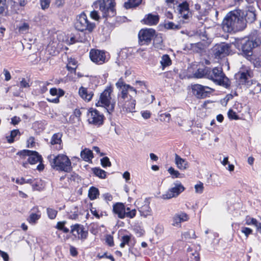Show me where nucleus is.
<instances>
[{
    "label": "nucleus",
    "instance_id": "1",
    "mask_svg": "<svg viewBox=\"0 0 261 261\" xmlns=\"http://www.w3.org/2000/svg\"><path fill=\"white\" fill-rule=\"evenodd\" d=\"M244 12L241 10L229 12L223 20L222 29L226 32H237L246 27Z\"/></svg>",
    "mask_w": 261,
    "mask_h": 261
},
{
    "label": "nucleus",
    "instance_id": "2",
    "mask_svg": "<svg viewBox=\"0 0 261 261\" xmlns=\"http://www.w3.org/2000/svg\"><path fill=\"white\" fill-rule=\"evenodd\" d=\"M50 163L54 168L57 170L70 172L72 169L70 160L67 156L60 154L57 156L50 155L48 157Z\"/></svg>",
    "mask_w": 261,
    "mask_h": 261
},
{
    "label": "nucleus",
    "instance_id": "3",
    "mask_svg": "<svg viewBox=\"0 0 261 261\" xmlns=\"http://www.w3.org/2000/svg\"><path fill=\"white\" fill-rule=\"evenodd\" d=\"M261 43L259 39L244 38L240 42L243 55L248 60L253 59V49L257 47Z\"/></svg>",
    "mask_w": 261,
    "mask_h": 261
},
{
    "label": "nucleus",
    "instance_id": "4",
    "mask_svg": "<svg viewBox=\"0 0 261 261\" xmlns=\"http://www.w3.org/2000/svg\"><path fill=\"white\" fill-rule=\"evenodd\" d=\"M93 5L101 12L103 17H112L115 14V0H97Z\"/></svg>",
    "mask_w": 261,
    "mask_h": 261
},
{
    "label": "nucleus",
    "instance_id": "5",
    "mask_svg": "<svg viewBox=\"0 0 261 261\" xmlns=\"http://www.w3.org/2000/svg\"><path fill=\"white\" fill-rule=\"evenodd\" d=\"M207 79L225 88L230 85L229 79L225 75L221 68L216 67L212 70L210 69Z\"/></svg>",
    "mask_w": 261,
    "mask_h": 261
},
{
    "label": "nucleus",
    "instance_id": "6",
    "mask_svg": "<svg viewBox=\"0 0 261 261\" xmlns=\"http://www.w3.org/2000/svg\"><path fill=\"white\" fill-rule=\"evenodd\" d=\"M112 92V88L107 87L100 94L99 100L96 103L97 107L100 106L106 108L109 113L114 109V104L111 102Z\"/></svg>",
    "mask_w": 261,
    "mask_h": 261
},
{
    "label": "nucleus",
    "instance_id": "7",
    "mask_svg": "<svg viewBox=\"0 0 261 261\" xmlns=\"http://www.w3.org/2000/svg\"><path fill=\"white\" fill-rule=\"evenodd\" d=\"M74 27L77 30L81 32H83L85 30H88L91 32L94 28L95 24L90 23L87 19L86 15L83 12L77 16L74 23Z\"/></svg>",
    "mask_w": 261,
    "mask_h": 261
},
{
    "label": "nucleus",
    "instance_id": "8",
    "mask_svg": "<svg viewBox=\"0 0 261 261\" xmlns=\"http://www.w3.org/2000/svg\"><path fill=\"white\" fill-rule=\"evenodd\" d=\"M116 86L119 90L118 100L128 99V91L133 92L134 94H137V90L129 85L126 84L122 78H120L116 83Z\"/></svg>",
    "mask_w": 261,
    "mask_h": 261
},
{
    "label": "nucleus",
    "instance_id": "9",
    "mask_svg": "<svg viewBox=\"0 0 261 261\" xmlns=\"http://www.w3.org/2000/svg\"><path fill=\"white\" fill-rule=\"evenodd\" d=\"M173 186L161 196L162 199L168 200L172 198H176L185 190V188L180 182H174Z\"/></svg>",
    "mask_w": 261,
    "mask_h": 261
},
{
    "label": "nucleus",
    "instance_id": "10",
    "mask_svg": "<svg viewBox=\"0 0 261 261\" xmlns=\"http://www.w3.org/2000/svg\"><path fill=\"white\" fill-rule=\"evenodd\" d=\"M104 119L103 115L98 110L92 108L89 110L88 121L90 124L100 126L103 124Z\"/></svg>",
    "mask_w": 261,
    "mask_h": 261
},
{
    "label": "nucleus",
    "instance_id": "11",
    "mask_svg": "<svg viewBox=\"0 0 261 261\" xmlns=\"http://www.w3.org/2000/svg\"><path fill=\"white\" fill-rule=\"evenodd\" d=\"M231 45L225 42L216 44L213 52L216 58L220 59L229 55Z\"/></svg>",
    "mask_w": 261,
    "mask_h": 261
},
{
    "label": "nucleus",
    "instance_id": "12",
    "mask_svg": "<svg viewBox=\"0 0 261 261\" xmlns=\"http://www.w3.org/2000/svg\"><path fill=\"white\" fill-rule=\"evenodd\" d=\"M193 94L198 98H204L210 94L214 90L207 86L195 84L192 86Z\"/></svg>",
    "mask_w": 261,
    "mask_h": 261
},
{
    "label": "nucleus",
    "instance_id": "13",
    "mask_svg": "<svg viewBox=\"0 0 261 261\" xmlns=\"http://www.w3.org/2000/svg\"><path fill=\"white\" fill-rule=\"evenodd\" d=\"M17 154L19 155L22 159H24L27 156H29L28 161L31 164H35L42 161L41 156L35 151L23 150L18 152Z\"/></svg>",
    "mask_w": 261,
    "mask_h": 261
},
{
    "label": "nucleus",
    "instance_id": "14",
    "mask_svg": "<svg viewBox=\"0 0 261 261\" xmlns=\"http://www.w3.org/2000/svg\"><path fill=\"white\" fill-rule=\"evenodd\" d=\"M155 34V31L153 29L141 30L138 34L139 43L141 45L148 44Z\"/></svg>",
    "mask_w": 261,
    "mask_h": 261
},
{
    "label": "nucleus",
    "instance_id": "15",
    "mask_svg": "<svg viewBox=\"0 0 261 261\" xmlns=\"http://www.w3.org/2000/svg\"><path fill=\"white\" fill-rule=\"evenodd\" d=\"M130 98L128 97L126 99L118 100V106L122 109L124 112H133L135 111L136 101L132 98V96L129 95Z\"/></svg>",
    "mask_w": 261,
    "mask_h": 261
},
{
    "label": "nucleus",
    "instance_id": "16",
    "mask_svg": "<svg viewBox=\"0 0 261 261\" xmlns=\"http://www.w3.org/2000/svg\"><path fill=\"white\" fill-rule=\"evenodd\" d=\"M91 60L97 64H102L106 61L105 52L98 49H91L90 52Z\"/></svg>",
    "mask_w": 261,
    "mask_h": 261
},
{
    "label": "nucleus",
    "instance_id": "17",
    "mask_svg": "<svg viewBox=\"0 0 261 261\" xmlns=\"http://www.w3.org/2000/svg\"><path fill=\"white\" fill-rule=\"evenodd\" d=\"M71 233L75 237H77L79 239L85 240L87 238L88 231L84 230L83 225L79 224L71 226Z\"/></svg>",
    "mask_w": 261,
    "mask_h": 261
},
{
    "label": "nucleus",
    "instance_id": "18",
    "mask_svg": "<svg viewBox=\"0 0 261 261\" xmlns=\"http://www.w3.org/2000/svg\"><path fill=\"white\" fill-rule=\"evenodd\" d=\"M189 219V217L185 213L180 212L175 214L172 218L173 223L172 225L176 227H180L181 222L187 221Z\"/></svg>",
    "mask_w": 261,
    "mask_h": 261
},
{
    "label": "nucleus",
    "instance_id": "19",
    "mask_svg": "<svg viewBox=\"0 0 261 261\" xmlns=\"http://www.w3.org/2000/svg\"><path fill=\"white\" fill-rule=\"evenodd\" d=\"M113 213L117 215L119 218L123 219L125 217V207L122 203L117 202L113 205Z\"/></svg>",
    "mask_w": 261,
    "mask_h": 261
},
{
    "label": "nucleus",
    "instance_id": "20",
    "mask_svg": "<svg viewBox=\"0 0 261 261\" xmlns=\"http://www.w3.org/2000/svg\"><path fill=\"white\" fill-rule=\"evenodd\" d=\"M159 21V16L152 14L146 15L143 19L144 23L149 25H156Z\"/></svg>",
    "mask_w": 261,
    "mask_h": 261
},
{
    "label": "nucleus",
    "instance_id": "21",
    "mask_svg": "<svg viewBox=\"0 0 261 261\" xmlns=\"http://www.w3.org/2000/svg\"><path fill=\"white\" fill-rule=\"evenodd\" d=\"M175 164L177 167L181 170H185L189 168L188 162L177 154H175Z\"/></svg>",
    "mask_w": 261,
    "mask_h": 261
},
{
    "label": "nucleus",
    "instance_id": "22",
    "mask_svg": "<svg viewBox=\"0 0 261 261\" xmlns=\"http://www.w3.org/2000/svg\"><path fill=\"white\" fill-rule=\"evenodd\" d=\"M139 211L141 216L144 217L151 215V210L149 206V203L147 200H145L144 205L139 207Z\"/></svg>",
    "mask_w": 261,
    "mask_h": 261
},
{
    "label": "nucleus",
    "instance_id": "23",
    "mask_svg": "<svg viewBox=\"0 0 261 261\" xmlns=\"http://www.w3.org/2000/svg\"><path fill=\"white\" fill-rule=\"evenodd\" d=\"M32 211H33V212H32L29 218L28 219V221L29 222V223H35L36 222V221L39 220L40 218V214H37V213H39L40 212L38 210V207H33L32 210H31Z\"/></svg>",
    "mask_w": 261,
    "mask_h": 261
},
{
    "label": "nucleus",
    "instance_id": "24",
    "mask_svg": "<svg viewBox=\"0 0 261 261\" xmlns=\"http://www.w3.org/2000/svg\"><path fill=\"white\" fill-rule=\"evenodd\" d=\"M79 93L83 99L87 101H90L93 95L91 91H89L87 89L83 87L80 88Z\"/></svg>",
    "mask_w": 261,
    "mask_h": 261
},
{
    "label": "nucleus",
    "instance_id": "25",
    "mask_svg": "<svg viewBox=\"0 0 261 261\" xmlns=\"http://www.w3.org/2000/svg\"><path fill=\"white\" fill-rule=\"evenodd\" d=\"M62 134L61 133H56L53 135L50 140V144L53 145H59L58 149H60L62 148V146L61 145L62 143Z\"/></svg>",
    "mask_w": 261,
    "mask_h": 261
},
{
    "label": "nucleus",
    "instance_id": "26",
    "mask_svg": "<svg viewBox=\"0 0 261 261\" xmlns=\"http://www.w3.org/2000/svg\"><path fill=\"white\" fill-rule=\"evenodd\" d=\"M210 69L208 67H204L203 68H199L197 69L195 73V76L197 78L206 77L207 79Z\"/></svg>",
    "mask_w": 261,
    "mask_h": 261
},
{
    "label": "nucleus",
    "instance_id": "27",
    "mask_svg": "<svg viewBox=\"0 0 261 261\" xmlns=\"http://www.w3.org/2000/svg\"><path fill=\"white\" fill-rule=\"evenodd\" d=\"M237 76L239 78L240 83L242 84H246L247 82V80L249 77L250 76L248 71L239 72Z\"/></svg>",
    "mask_w": 261,
    "mask_h": 261
},
{
    "label": "nucleus",
    "instance_id": "28",
    "mask_svg": "<svg viewBox=\"0 0 261 261\" xmlns=\"http://www.w3.org/2000/svg\"><path fill=\"white\" fill-rule=\"evenodd\" d=\"M81 158L85 161H89L93 158V153L91 150L85 149L81 152Z\"/></svg>",
    "mask_w": 261,
    "mask_h": 261
},
{
    "label": "nucleus",
    "instance_id": "29",
    "mask_svg": "<svg viewBox=\"0 0 261 261\" xmlns=\"http://www.w3.org/2000/svg\"><path fill=\"white\" fill-rule=\"evenodd\" d=\"M141 2L142 0H128L124 4V7L126 9L135 8L138 6Z\"/></svg>",
    "mask_w": 261,
    "mask_h": 261
},
{
    "label": "nucleus",
    "instance_id": "30",
    "mask_svg": "<svg viewBox=\"0 0 261 261\" xmlns=\"http://www.w3.org/2000/svg\"><path fill=\"white\" fill-rule=\"evenodd\" d=\"M256 19V14L253 10H248L246 13V23L247 22L252 23L254 22Z\"/></svg>",
    "mask_w": 261,
    "mask_h": 261
},
{
    "label": "nucleus",
    "instance_id": "31",
    "mask_svg": "<svg viewBox=\"0 0 261 261\" xmlns=\"http://www.w3.org/2000/svg\"><path fill=\"white\" fill-rule=\"evenodd\" d=\"M99 194V190L97 188L92 187L89 189L88 196L91 200H92L96 199Z\"/></svg>",
    "mask_w": 261,
    "mask_h": 261
},
{
    "label": "nucleus",
    "instance_id": "32",
    "mask_svg": "<svg viewBox=\"0 0 261 261\" xmlns=\"http://www.w3.org/2000/svg\"><path fill=\"white\" fill-rule=\"evenodd\" d=\"M205 48V45L201 42L191 44V49L194 52L200 53Z\"/></svg>",
    "mask_w": 261,
    "mask_h": 261
},
{
    "label": "nucleus",
    "instance_id": "33",
    "mask_svg": "<svg viewBox=\"0 0 261 261\" xmlns=\"http://www.w3.org/2000/svg\"><path fill=\"white\" fill-rule=\"evenodd\" d=\"M246 224L247 225H254L257 227L258 231L261 233V224L258 223L255 219L250 218L246 219Z\"/></svg>",
    "mask_w": 261,
    "mask_h": 261
},
{
    "label": "nucleus",
    "instance_id": "34",
    "mask_svg": "<svg viewBox=\"0 0 261 261\" xmlns=\"http://www.w3.org/2000/svg\"><path fill=\"white\" fill-rule=\"evenodd\" d=\"M161 64L164 69L165 67L168 66L171 64V60L169 56L167 55H164L162 57Z\"/></svg>",
    "mask_w": 261,
    "mask_h": 261
},
{
    "label": "nucleus",
    "instance_id": "35",
    "mask_svg": "<svg viewBox=\"0 0 261 261\" xmlns=\"http://www.w3.org/2000/svg\"><path fill=\"white\" fill-rule=\"evenodd\" d=\"M49 93L52 96H57L58 97H61L64 94V91L62 89H58L56 88H51Z\"/></svg>",
    "mask_w": 261,
    "mask_h": 261
},
{
    "label": "nucleus",
    "instance_id": "36",
    "mask_svg": "<svg viewBox=\"0 0 261 261\" xmlns=\"http://www.w3.org/2000/svg\"><path fill=\"white\" fill-rule=\"evenodd\" d=\"M93 173L97 176L101 178H105L106 177V172L104 170L98 168H95L93 169Z\"/></svg>",
    "mask_w": 261,
    "mask_h": 261
},
{
    "label": "nucleus",
    "instance_id": "37",
    "mask_svg": "<svg viewBox=\"0 0 261 261\" xmlns=\"http://www.w3.org/2000/svg\"><path fill=\"white\" fill-rule=\"evenodd\" d=\"M76 67V62L74 60H71L67 65V69L71 72H75Z\"/></svg>",
    "mask_w": 261,
    "mask_h": 261
},
{
    "label": "nucleus",
    "instance_id": "38",
    "mask_svg": "<svg viewBox=\"0 0 261 261\" xmlns=\"http://www.w3.org/2000/svg\"><path fill=\"white\" fill-rule=\"evenodd\" d=\"M182 238H184L185 239H195L196 238L195 231L193 230H190L184 232L182 234Z\"/></svg>",
    "mask_w": 261,
    "mask_h": 261
},
{
    "label": "nucleus",
    "instance_id": "39",
    "mask_svg": "<svg viewBox=\"0 0 261 261\" xmlns=\"http://www.w3.org/2000/svg\"><path fill=\"white\" fill-rule=\"evenodd\" d=\"M168 171L169 174L172 176L173 178L181 177L180 173L178 171L176 170L172 167H170L168 169Z\"/></svg>",
    "mask_w": 261,
    "mask_h": 261
},
{
    "label": "nucleus",
    "instance_id": "40",
    "mask_svg": "<svg viewBox=\"0 0 261 261\" xmlns=\"http://www.w3.org/2000/svg\"><path fill=\"white\" fill-rule=\"evenodd\" d=\"M66 221L59 222L57 223L56 228L59 230H62L65 233H68L69 229L65 227Z\"/></svg>",
    "mask_w": 261,
    "mask_h": 261
},
{
    "label": "nucleus",
    "instance_id": "41",
    "mask_svg": "<svg viewBox=\"0 0 261 261\" xmlns=\"http://www.w3.org/2000/svg\"><path fill=\"white\" fill-rule=\"evenodd\" d=\"M164 27L167 29H172V30H179L180 29V25L179 24H175L172 22H168L165 24Z\"/></svg>",
    "mask_w": 261,
    "mask_h": 261
},
{
    "label": "nucleus",
    "instance_id": "42",
    "mask_svg": "<svg viewBox=\"0 0 261 261\" xmlns=\"http://www.w3.org/2000/svg\"><path fill=\"white\" fill-rule=\"evenodd\" d=\"M30 29L29 23L24 22L19 27L18 31L20 33L24 34L28 32Z\"/></svg>",
    "mask_w": 261,
    "mask_h": 261
},
{
    "label": "nucleus",
    "instance_id": "43",
    "mask_svg": "<svg viewBox=\"0 0 261 261\" xmlns=\"http://www.w3.org/2000/svg\"><path fill=\"white\" fill-rule=\"evenodd\" d=\"M19 134V131L18 129H14L11 131L10 136L7 137V140L9 143H12L14 141V138Z\"/></svg>",
    "mask_w": 261,
    "mask_h": 261
},
{
    "label": "nucleus",
    "instance_id": "44",
    "mask_svg": "<svg viewBox=\"0 0 261 261\" xmlns=\"http://www.w3.org/2000/svg\"><path fill=\"white\" fill-rule=\"evenodd\" d=\"M47 213L48 217L50 219H54L56 217L58 212L54 209L51 208H47Z\"/></svg>",
    "mask_w": 261,
    "mask_h": 261
},
{
    "label": "nucleus",
    "instance_id": "45",
    "mask_svg": "<svg viewBox=\"0 0 261 261\" xmlns=\"http://www.w3.org/2000/svg\"><path fill=\"white\" fill-rule=\"evenodd\" d=\"M179 7V12H185L187 11H189V4L187 2H183L181 4H180L178 6Z\"/></svg>",
    "mask_w": 261,
    "mask_h": 261
},
{
    "label": "nucleus",
    "instance_id": "46",
    "mask_svg": "<svg viewBox=\"0 0 261 261\" xmlns=\"http://www.w3.org/2000/svg\"><path fill=\"white\" fill-rule=\"evenodd\" d=\"M130 238L128 236H124L121 238V243L120 244V246L121 248H123L126 244H128L130 241Z\"/></svg>",
    "mask_w": 261,
    "mask_h": 261
},
{
    "label": "nucleus",
    "instance_id": "47",
    "mask_svg": "<svg viewBox=\"0 0 261 261\" xmlns=\"http://www.w3.org/2000/svg\"><path fill=\"white\" fill-rule=\"evenodd\" d=\"M101 164L103 167H110L111 166L109 159L107 156L101 159Z\"/></svg>",
    "mask_w": 261,
    "mask_h": 261
},
{
    "label": "nucleus",
    "instance_id": "48",
    "mask_svg": "<svg viewBox=\"0 0 261 261\" xmlns=\"http://www.w3.org/2000/svg\"><path fill=\"white\" fill-rule=\"evenodd\" d=\"M51 0H40L41 8L43 10L47 9L49 7Z\"/></svg>",
    "mask_w": 261,
    "mask_h": 261
},
{
    "label": "nucleus",
    "instance_id": "49",
    "mask_svg": "<svg viewBox=\"0 0 261 261\" xmlns=\"http://www.w3.org/2000/svg\"><path fill=\"white\" fill-rule=\"evenodd\" d=\"M203 188V184L202 182H200L195 186V192L197 193H202Z\"/></svg>",
    "mask_w": 261,
    "mask_h": 261
},
{
    "label": "nucleus",
    "instance_id": "50",
    "mask_svg": "<svg viewBox=\"0 0 261 261\" xmlns=\"http://www.w3.org/2000/svg\"><path fill=\"white\" fill-rule=\"evenodd\" d=\"M32 179H26L24 178L21 177L20 179H17L16 182L18 184L22 185L25 183H32Z\"/></svg>",
    "mask_w": 261,
    "mask_h": 261
},
{
    "label": "nucleus",
    "instance_id": "51",
    "mask_svg": "<svg viewBox=\"0 0 261 261\" xmlns=\"http://www.w3.org/2000/svg\"><path fill=\"white\" fill-rule=\"evenodd\" d=\"M228 116L229 118L231 119L237 120L238 119V116H237L236 113L232 111V110H230L228 112Z\"/></svg>",
    "mask_w": 261,
    "mask_h": 261
},
{
    "label": "nucleus",
    "instance_id": "52",
    "mask_svg": "<svg viewBox=\"0 0 261 261\" xmlns=\"http://www.w3.org/2000/svg\"><path fill=\"white\" fill-rule=\"evenodd\" d=\"M241 231L245 234L246 237H248L250 234L252 233V230L249 228L243 227L242 228Z\"/></svg>",
    "mask_w": 261,
    "mask_h": 261
},
{
    "label": "nucleus",
    "instance_id": "53",
    "mask_svg": "<svg viewBox=\"0 0 261 261\" xmlns=\"http://www.w3.org/2000/svg\"><path fill=\"white\" fill-rule=\"evenodd\" d=\"M126 216L125 217L129 218H133L136 215V210L135 209H133L131 210V211L126 212Z\"/></svg>",
    "mask_w": 261,
    "mask_h": 261
},
{
    "label": "nucleus",
    "instance_id": "54",
    "mask_svg": "<svg viewBox=\"0 0 261 261\" xmlns=\"http://www.w3.org/2000/svg\"><path fill=\"white\" fill-rule=\"evenodd\" d=\"M106 241L110 246H113L114 245L113 238L111 236H107L106 238Z\"/></svg>",
    "mask_w": 261,
    "mask_h": 261
},
{
    "label": "nucleus",
    "instance_id": "55",
    "mask_svg": "<svg viewBox=\"0 0 261 261\" xmlns=\"http://www.w3.org/2000/svg\"><path fill=\"white\" fill-rule=\"evenodd\" d=\"M91 17L96 20H98L99 18V16L98 13V12L95 10H93L90 13Z\"/></svg>",
    "mask_w": 261,
    "mask_h": 261
},
{
    "label": "nucleus",
    "instance_id": "56",
    "mask_svg": "<svg viewBox=\"0 0 261 261\" xmlns=\"http://www.w3.org/2000/svg\"><path fill=\"white\" fill-rule=\"evenodd\" d=\"M104 199L108 202L109 201H111L113 200V196L111 194L109 193H105L102 195Z\"/></svg>",
    "mask_w": 261,
    "mask_h": 261
},
{
    "label": "nucleus",
    "instance_id": "57",
    "mask_svg": "<svg viewBox=\"0 0 261 261\" xmlns=\"http://www.w3.org/2000/svg\"><path fill=\"white\" fill-rule=\"evenodd\" d=\"M0 255L3 257L4 261H9V256L7 253L0 250Z\"/></svg>",
    "mask_w": 261,
    "mask_h": 261
},
{
    "label": "nucleus",
    "instance_id": "58",
    "mask_svg": "<svg viewBox=\"0 0 261 261\" xmlns=\"http://www.w3.org/2000/svg\"><path fill=\"white\" fill-rule=\"evenodd\" d=\"M142 116L146 119H147L150 117L151 113L149 111H145L141 112Z\"/></svg>",
    "mask_w": 261,
    "mask_h": 261
},
{
    "label": "nucleus",
    "instance_id": "59",
    "mask_svg": "<svg viewBox=\"0 0 261 261\" xmlns=\"http://www.w3.org/2000/svg\"><path fill=\"white\" fill-rule=\"evenodd\" d=\"M99 258H103V257H106L107 258H109L110 259H111L112 261H115V259L114 258V257L112 255H108L107 253H105L103 255H98L97 256Z\"/></svg>",
    "mask_w": 261,
    "mask_h": 261
},
{
    "label": "nucleus",
    "instance_id": "60",
    "mask_svg": "<svg viewBox=\"0 0 261 261\" xmlns=\"http://www.w3.org/2000/svg\"><path fill=\"white\" fill-rule=\"evenodd\" d=\"M20 86L22 88H28L30 87L29 83L24 79H23L20 82Z\"/></svg>",
    "mask_w": 261,
    "mask_h": 261
},
{
    "label": "nucleus",
    "instance_id": "61",
    "mask_svg": "<svg viewBox=\"0 0 261 261\" xmlns=\"http://www.w3.org/2000/svg\"><path fill=\"white\" fill-rule=\"evenodd\" d=\"M70 253L71 255L73 256H75L77 255V251L76 250V249L74 247L72 246L70 247Z\"/></svg>",
    "mask_w": 261,
    "mask_h": 261
},
{
    "label": "nucleus",
    "instance_id": "62",
    "mask_svg": "<svg viewBox=\"0 0 261 261\" xmlns=\"http://www.w3.org/2000/svg\"><path fill=\"white\" fill-rule=\"evenodd\" d=\"M6 9V3H0V15L3 14Z\"/></svg>",
    "mask_w": 261,
    "mask_h": 261
},
{
    "label": "nucleus",
    "instance_id": "63",
    "mask_svg": "<svg viewBox=\"0 0 261 261\" xmlns=\"http://www.w3.org/2000/svg\"><path fill=\"white\" fill-rule=\"evenodd\" d=\"M180 15H181V17L183 18H184L185 19H187L189 18V16H190V13H189V11H185V12H180Z\"/></svg>",
    "mask_w": 261,
    "mask_h": 261
},
{
    "label": "nucleus",
    "instance_id": "64",
    "mask_svg": "<svg viewBox=\"0 0 261 261\" xmlns=\"http://www.w3.org/2000/svg\"><path fill=\"white\" fill-rule=\"evenodd\" d=\"M20 121V118L16 116H14L11 119V123L14 125L17 124Z\"/></svg>",
    "mask_w": 261,
    "mask_h": 261
}]
</instances>
